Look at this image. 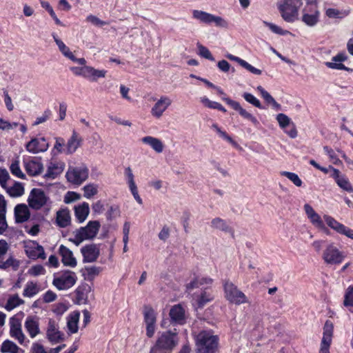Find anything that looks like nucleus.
<instances>
[{
	"label": "nucleus",
	"mask_w": 353,
	"mask_h": 353,
	"mask_svg": "<svg viewBox=\"0 0 353 353\" xmlns=\"http://www.w3.org/2000/svg\"><path fill=\"white\" fill-rule=\"evenodd\" d=\"M14 216L17 223H23L30 217V212L27 205L19 204L14 208Z\"/></svg>",
	"instance_id": "nucleus-28"
},
{
	"label": "nucleus",
	"mask_w": 353,
	"mask_h": 353,
	"mask_svg": "<svg viewBox=\"0 0 353 353\" xmlns=\"http://www.w3.org/2000/svg\"><path fill=\"white\" fill-rule=\"evenodd\" d=\"M46 334L52 343H57L63 340V334L59 331L58 324L52 319L48 321Z\"/></svg>",
	"instance_id": "nucleus-18"
},
{
	"label": "nucleus",
	"mask_w": 353,
	"mask_h": 353,
	"mask_svg": "<svg viewBox=\"0 0 353 353\" xmlns=\"http://www.w3.org/2000/svg\"><path fill=\"white\" fill-rule=\"evenodd\" d=\"M334 332L333 323L327 320L323 326V338L321 342L319 353H330V347L332 343Z\"/></svg>",
	"instance_id": "nucleus-11"
},
{
	"label": "nucleus",
	"mask_w": 353,
	"mask_h": 353,
	"mask_svg": "<svg viewBox=\"0 0 353 353\" xmlns=\"http://www.w3.org/2000/svg\"><path fill=\"white\" fill-rule=\"evenodd\" d=\"M80 314L77 311L72 312L68 317L67 327L70 333L74 334L78 331V322Z\"/></svg>",
	"instance_id": "nucleus-36"
},
{
	"label": "nucleus",
	"mask_w": 353,
	"mask_h": 353,
	"mask_svg": "<svg viewBox=\"0 0 353 353\" xmlns=\"http://www.w3.org/2000/svg\"><path fill=\"white\" fill-rule=\"evenodd\" d=\"M257 90L260 92L261 97L266 101V103L270 104L274 99L271 94L268 92L261 85H259L256 88Z\"/></svg>",
	"instance_id": "nucleus-58"
},
{
	"label": "nucleus",
	"mask_w": 353,
	"mask_h": 353,
	"mask_svg": "<svg viewBox=\"0 0 353 353\" xmlns=\"http://www.w3.org/2000/svg\"><path fill=\"white\" fill-rule=\"evenodd\" d=\"M332 177L342 190L347 192H353V186L349 179L346 176L341 174L339 170H332Z\"/></svg>",
	"instance_id": "nucleus-21"
},
{
	"label": "nucleus",
	"mask_w": 353,
	"mask_h": 353,
	"mask_svg": "<svg viewBox=\"0 0 353 353\" xmlns=\"http://www.w3.org/2000/svg\"><path fill=\"white\" fill-rule=\"evenodd\" d=\"M319 11L317 8V1L312 3H306L303 9L301 20L307 26H314L319 21Z\"/></svg>",
	"instance_id": "nucleus-10"
},
{
	"label": "nucleus",
	"mask_w": 353,
	"mask_h": 353,
	"mask_svg": "<svg viewBox=\"0 0 353 353\" xmlns=\"http://www.w3.org/2000/svg\"><path fill=\"white\" fill-rule=\"evenodd\" d=\"M281 175L288 178L296 187H301L303 184L301 179L299 178V176L296 173L291 172H287V171H283L281 172Z\"/></svg>",
	"instance_id": "nucleus-47"
},
{
	"label": "nucleus",
	"mask_w": 353,
	"mask_h": 353,
	"mask_svg": "<svg viewBox=\"0 0 353 353\" xmlns=\"http://www.w3.org/2000/svg\"><path fill=\"white\" fill-rule=\"evenodd\" d=\"M225 297L228 301L236 305H240L248 302L245 294L239 290L232 282L226 281L224 284Z\"/></svg>",
	"instance_id": "nucleus-7"
},
{
	"label": "nucleus",
	"mask_w": 353,
	"mask_h": 353,
	"mask_svg": "<svg viewBox=\"0 0 353 353\" xmlns=\"http://www.w3.org/2000/svg\"><path fill=\"white\" fill-rule=\"evenodd\" d=\"M83 139L81 135L75 130L72 132V135L68 139L65 144L66 151L69 154H72L77 152V149L83 145Z\"/></svg>",
	"instance_id": "nucleus-20"
},
{
	"label": "nucleus",
	"mask_w": 353,
	"mask_h": 353,
	"mask_svg": "<svg viewBox=\"0 0 353 353\" xmlns=\"http://www.w3.org/2000/svg\"><path fill=\"white\" fill-rule=\"evenodd\" d=\"M26 253L31 259H46L43 248L36 241H32L26 245Z\"/></svg>",
	"instance_id": "nucleus-17"
},
{
	"label": "nucleus",
	"mask_w": 353,
	"mask_h": 353,
	"mask_svg": "<svg viewBox=\"0 0 353 353\" xmlns=\"http://www.w3.org/2000/svg\"><path fill=\"white\" fill-rule=\"evenodd\" d=\"M85 270L88 274V279H93L96 276H97L100 273V272L101 271V268L100 267L92 265L86 267Z\"/></svg>",
	"instance_id": "nucleus-54"
},
{
	"label": "nucleus",
	"mask_w": 353,
	"mask_h": 353,
	"mask_svg": "<svg viewBox=\"0 0 353 353\" xmlns=\"http://www.w3.org/2000/svg\"><path fill=\"white\" fill-rule=\"evenodd\" d=\"M81 197V196L80 194L75 192L69 191L65 194L63 201L65 203L68 204L79 200Z\"/></svg>",
	"instance_id": "nucleus-51"
},
{
	"label": "nucleus",
	"mask_w": 353,
	"mask_h": 353,
	"mask_svg": "<svg viewBox=\"0 0 353 353\" xmlns=\"http://www.w3.org/2000/svg\"><path fill=\"white\" fill-rule=\"evenodd\" d=\"M243 97L248 103L252 104L254 107L260 109L263 108L260 101L251 93L244 92L243 94Z\"/></svg>",
	"instance_id": "nucleus-49"
},
{
	"label": "nucleus",
	"mask_w": 353,
	"mask_h": 353,
	"mask_svg": "<svg viewBox=\"0 0 353 353\" xmlns=\"http://www.w3.org/2000/svg\"><path fill=\"white\" fill-rule=\"evenodd\" d=\"M6 214V201L3 196L0 194V234H2L8 228Z\"/></svg>",
	"instance_id": "nucleus-30"
},
{
	"label": "nucleus",
	"mask_w": 353,
	"mask_h": 353,
	"mask_svg": "<svg viewBox=\"0 0 353 353\" xmlns=\"http://www.w3.org/2000/svg\"><path fill=\"white\" fill-rule=\"evenodd\" d=\"M197 353H214L218 345V338L210 331H201L196 336Z\"/></svg>",
	"instance_id": "nucleus-3"
},
{
	"label": "nucleus",
	"mask_w": 353,
	"mask_h": 353,
	"mask_svg": "<svg viewBox=\"0 0 353 353\" xmlns=\"http://www.w3.org/2000/svg\"><path fill=\"white\" fill-rule=\"evenodd\" d=\"M303 0H279L277 8L283 19L288 23H293L299 16V11L303 6ZM306 3H312L317 0H304Z\"/></svg>",
	"instance_id": "nucleus-1"
},
{
	"label": "nucleus",
	"mask_w": 353,
	"mask_h": 353,
	"mask_svg": "<svg viewBox=\"0 0 353 353\" xmlns=\"http://www.w3.org/2000/svg\"><path fill=\"white\" fill-rule=\"evenodd\" d=\"M9 179L8 172L6 169H0V184L2 188H6V183Z\"/></svg>",
	"instance_id": "nucleus-59"
},
{
	"label": "nucleus",
	"mask_w": 353,
	"mask_h": 353,
	"mask_svg": "<svg viewBox=\"0 0 353 353\" xmlns=\"http://www.w3.org/2000/svg\"><path fill=\"white\" fill-rule=\"evenodd\" d=\"M304 210L310 222L317 228L324 229L325 225L321 216L314 211L313 208L308 203L304 205Z\"/></svg>",
	"instance_id": "nucleus-24"
},
{
	"label": "nucleus",
	"mask_w": 353,
	"mask_h": 353,
	"mask_svg": "<svg viewBox=\"0 0 353 353\" xmlns=\"http://www.w3.org/2000/svg\"><path fill=\"white\" fill-rule=\"evenodd\" d=\"M7 192L12 197L21 196L24 193V188L21 183L16 182L12 186L5 188Z\"/></svg>",
	"instance_id": "nucleus-41"
},
{
	"label": "nucleus",
	"mask_w": 353,
	"mask_h": 353,
	"mask_svg": "<svg viewBox=\"0 0 353 353\" xmlns=\"http://www.w3.org/2000/svg\"><path fill=\"white\" fill-rule=\"evenodd\" d=\"M211 227L223 232L230 231V228L226 221L219 217L214 218L212 220Z\"/></svg>",
	"instance_id": "nucleus-42"
},
{
	"label": "nucleus",
	"mask_w": 353,
	"mask_h": 353,
	"mask_svg": "<svg viewBox=\"0 0 353 353\" xmlns=\"http://www.w3.org/2000/svg\"><path fill=\"white\" fill-rule=\"evenodd\" d=\"M197 48H198V54L208 60H210L212 61H214V58L212 55L210 51L204 46L201 44L200 43H197L196 44Z\"/></svg>",
	"instance_id": "nucleus-48"
},
{
	"label": "nucleus",
	"mask_w": 353,
	"mask_h": 353,
	"mask_svg": "<svg viewBox=\"0 0 353 353\" xmlns=\"http://www.w3.org/2000/svg\"><path fill=\"white\" fill-rule=\"evenodd\" d=\"M141 141L143 143L150 145L156 152L161 153L163 152V144L160 139L148 136L142 138Z\"/></svg>",
	"instance_id": "nucleus-31"
},
{
	"label": "nucleus",
	"mask_w": 353,
	"mask_h": 353,
	"mask_svg": "<svg viewBox=\"0 0 353 353\" xmlns=\"http://www.w3.org/2000/svg\"><path fill=\"white\" fill-rule=\"evenodd\" d=\"M86 21L88 22L91 23L94 26H98V27H102L105 25L108 24V22L101 20L97 17L90 14L86 17Z\"/></svg>",
	"instance_id": "nucleus-53"
},
{
	"label": "nucleus",
	"mask_w": 353,
	"mask_h": 353,
	"mask_svg": "<svg viewBox=\"0 0 353 353\" xmlns=\"http://www.w3.org/2000/svg\"><path fill=\"white\" fill-rule=\"evenodd\" d=\"M81 252L83 256V261L92 263L95 261L99 256V249L95 244H90L83 247Z\"/></svg>",
	"instance_id": "nucleus-23"
},
{
	"label": "nucleus",
	"mask_w": 353,
	"mask_h": 353,
	"mask_svg": "<svg viewBox=\"0 0 353 353\" xmlns=\"http://www.w3.org/2000/svg\"><path fill=\"white\" fill-rule=\"evenodd\" d=\"M98 185L94 183H88L83 188V196L90 199L98 193Z\"/></svg>",
	"instance_id": "nucleus-45"
},
{
	"label": "nucleus",
	"mask_w": 353,
	"mask_h": 353,
	"mask_svg": "<svg viewBox=\"0 0 353 353\" xmlns=\"http://www.w3.org/2000/svg\"><path fill=\"white\" fill-rule=\"evenodd\" d=\"M27 172L32 176L39 174L43 170V164L37 159L26 163Z\"/></svg>",
	"instance_id": "nucleus-32"
},
{
	"label": "nucleus",
	"mask_w": 353,
	"mask_h": 353,
	"mask_svg": "<svg viewBox=\"0 0 353 353\" xmlns=\"http://www.w3.org/2000/svg\"><path fill=\"white\" fill-rule=\"evenodd\" d=\"M324 263L330 265H338L343 263L346 257L345 253L334 242L329 243L322 253Z\"/></svg>",
	"instance_id": "nucleus-4"
},
{
	"label": "nucleus",
	"mask_w": 353,
	"mask_h": 353,
	"mask_svg": "<svg viewBox=\"0 0 353 353\" xmlns=\"http://www.w3.org/2000/svg\"><path fill=\"white\" fill-rule=\"evenodd\" d=\"M143 316L146 325V335L151 338L155 332L156 313L151 307L145 306L143 310Z\"/></svg>",
	"instance_id": "nucleus-14"
},
{
	"label": "nucleus",
	"mask_w": 353,
	"mask_h": 353,
	"mask_svg": "<svg viewBox=\"0 0 353 353\" xmlns=\"http://www.w3.org/2000/svg\"><path fill=\"white\" fill-rule=\"evenodd\" d=\"M47 199V196L43 191L40 189L34 188L30 192L28 202L30 207L39 210L46 203Z\"/></svg>",
	"instance_id": "nucleus-12"
},
{
	"label": "nucleus",
	"mask_w": 353,
	"mask_h": 353,
	"mask_svg": "<svg viewBox=\"0 0 353 353\" xmlns=\"http://www.w3.org/2000/svg\"><path fill=\"white\" fill-rule=\"evenodd\" d=\"M100 227L99 221H90L86 226L81 227L74 232V243L79 245L85 240L92 239L97 234Z\"/></svg>",
	"instance_id": "nucleus-5"
},
{
	"label": "nucleus",
	"mask_w": 353,
	"mask_h": 353,
	"mask_svg": "<svg viewBox=\"0 0 353 353\" xmlns=\"http://www.w3.org/2000/svg\"><path fill=\"white\" fill-rule=\"evenodd\" d=\"M64 167L65 165L62 163L50 166L46 176L54 179L57 175L63 171Z\"/></svg>",
	"instance_id": "nucleus-46"
},
{
	"label": "nucleus",
	"mask_w": 353,
	"mask_h": 353,
	"mask_svg": "<svg viewBox=\"0 0 353 353\" xmlns=\"http://www.w3.org/2000/svg\"><path fill=\"white\" fill-rule=\"evenodd\" d=\"M29 272L32 276H38L40 274H43L45 273V269L42 265H37L32 266L30 269Z\"/></svg>",
	"instance_id": "nucleus-62"
},
{
	"label": "nucleus",
	"mask_w": 353,
	"mask_h": 353,
	"mask_svg": "<svg viewBox=\"0 0 353 353\" xmlns=\"http://www.w3.org/2000/svg\"><path fill=\"white\" fill-rule=\"evenodd\" d=\"M26 147L31 153L45 152L49 148V143L44 137H35L27 143Z\"/></svg>",
	"instance_id": "nucleus-15"
},
{
	"label": "nucleus",
	"mask_w": 353,
	"mask_h": 353,
	"mask_svg": "<svg viewBox=\"0 0 353 353\" xmlns=\"http://www.w3.org/2000/svg\"><path fill=\"white\" fill-rule=\"evenodd\" d=\"M323 219L329 227L335 230L336 232L341 234L345 225L338 222L333 217L329 215H324Z\"/></svg>",
	"instance_id": "nucleus-38"
},
{
	"label": "nucleus",
	"mask_w": 353,
	"mask_h": 353,
	"mask_svg": "<svg viewBox=\"0 0 353 353\" xmlns=\"http://www.w3.org/2000/svg\"><path fill=\"white\" fill-rule=\"evenodd\" d=\"M10 336L14 339L17 340L21 345L23 344L26 336L23 333L20 321L16 318L12 317L10 319Z\"/></svg>",
	"instance_id": "nucleus-19"
},
{
	"label": "nucleus",
	"mask_w": 353,
	"mask_h": 353,
	"mask_svg": "<svg viewBox=\"0 0 353 353\" xmlns=\"http://www.w3.org/2000/svg\"><path fill=\"white\" fill-rule=\"evenodd\" d=\"M24 303V301L21 299L18 294L10 296L5 305V308L8 311H11L16 307Z\"/></svg>",
	"instance_id": "nucleus-40"
},
{
	"label": "nucleus",
	"mask_w": 353,
	"mask_h": 353,
	"mask_svg": "<svg viewBox=\"0 0 353 353\" xmlns=\"http://www.w3.org/2000/svg\"><path fill=\"white\" fill-rule=\"evenodd\" d=\"M90 213L89 204L83 202L81 204L74 207V214L77 219L80 222H83Z\"/></svg>",
	"instance_id": "nucleus-29"
},
{
	"label": "nucleus",
	"mask_w": 353,
	"mask_h": 353,
	"mask_svg": "<svg viewBox=\"0 0 353 353\" xmlns=\"http://www.w3.org/2000/svg\"><path fill=\"white\" fill-rule=\"evenodd\" d=\"M68 310V307L62 303H57L53 309L54 313L57 315L63 314Z\"/></svg>",
	"instance_id": "nucleus-64"
},
{
	"label": "nucleus",
	"mask_w": 353,
	"mask_h": 353,
	"mask_svg": "<svg viewBox=\"0 0 353 353\" xmlns=\"http://www.w3.org/2000/svg\"><path fill=\"white\" fill-rule=\"evenodd\" d=\"M77 275L74 272L68 270L55 277L52 284L59 290H65L72 288L77 281Z\"/></svg>",
	"instance_id": "nucleus-9"
},
{
	"label": "nucleus",
	"mask_w": 353,
	"mask_h": 353,
	"mask_svg": "<svg viewBox=\"0 0 353 353\" xmlns=\"http://www.w3.org/2000/svg\"><path fill=\"white\" fill-rule=\"evenodd\" d=\"M347 59V56L344 52L339 53L332 58V61L325 62V65L331 69L352 71V69L346 67L342 62Z\"/></svg>",
	"instance_id": "nucleus-22"
},
{
	"label": "nucleus",
	"mask_w": 353,
	"mask_h": 353,
	"mask_svg": "<svg viewBox=\"0 0 353 353\" xmlns=\"http://www.w3.org/2000/svg\"><path fill=\"white\" fill-rule=\"evenodd\" d=\"M1 352L2 353H21L23 350L14 342L6 340L2 343Z\"/></svg>",
	"instance_id": "nucleus-37"
},
{
	"label": "nucleus",
	"mask_w": 353,
	"mask_h": 353,
	"mask_svg": "<svg viewBox=\"0 0 353 353\" xmlns=\"http://www.w3.org/2000/svg\"><path fill=\"white\" fill-rule=\"evenodd\" d=\"M51 111L50 110H45L41 117H39L36 119V121H34L33 125H37L46 122L49 119Z\"/></svg>",
	"instance_id": "nucleus-60"
},
{
	"label": "nucleus",
	"mask_w": 353,
	"mask_h": 353,
	"mask_svg": "<svg viewBox=\"0 0 353 353\" xmlns=\"http://www.w3.org/2000/svg\"><path fill=\"white\" fill-rule=\"evenodd\" d=\"M222 99L229 105L232 109L239 112V114L245 119L250 121L254 125H258L259 122L256 118L251 113L243 108L240 103L236 101L232 100L228 97H223Z\"/></svg>",
	"instance_id": "nucleus-16"
},
{
	"label": "nucleus",
	"mask_w": 353,
	"mask_h": 353,
	"mask_svg": "<svg viewBox=\"0 0 353 353\" xmlns=\"http://www.w3.org/2000/svg\"><path fill=\"white\" fill-rule=\"evenodd\" d=\"M171 321L174 324L182 325L185 323V311L180 305H174L170 311Z\"/></svg>",
	"instance_id": "nucleus-26"
},
{
	"label": "nucleus",
	"mask_w": 353,
	"mask_h": 353,
	"mask_svg": "<svg viewBox=\"0 0 353 353\" xmlns=\"http://www.w3.org/2000/svg\"><path fill=\"white\" fill-rule=\"evenodd\" d=\"M55 143L53 150H56L57 153L63 152V146L65 145V140L62 137H55Z\"/></svg>",
	"instance_id": "nucleus-57"
},
{
	"label": "nucleus",
	"mask_w": 353,
	"mask_h": 353,
	"mask_svg": "<svg viewBox=\"0 0 353 353\" xmlns=\"http://www.w3.org/2000/svg\"><path fill=\"white\" fill-rule=\"evenodd\" d=\"M276 120L281 128L287 127L290 122V118L285 114L280 113L276 116Z\"/></svg>",
	"instance_id": "nucleus-56"
},
{
	"label": "nucleus",
	"mask_w": 353,
	"mask_h": 353,
	"mask_svg": "<svg viewBox=\"0 0 353 353\" xmlns=\"http://www.w3.org/2000/svg\"><path fill=\"white\" fill-rule=\"evenodd\" d=\"M56 221L61 228H65L70 223V215L68 210H61L57 212Z\"/></svg>",
	"instance_id": "nucleus-35"
},
{
	"label": "nucleus",
	"mask_w": 353,
	"mask_h": 353,
	"mask_svg": "<svg viewBox=\"0 0 353 353\" xmlns=\"http://www.w3.org/2000/svg\"><path fill=\"white\" fill-rule=\"evenodd\" d=\"M263 23L265 26L268 27L270 30L273 32L275 34H279V35H287L290 34V31L283 30L281 27L270 22L263 21Z\"/></svg>",
	"instance_id": "nucleus-50"
},
{
	"label": "nucleus",
	"mask_w": 353,
	"mask_h": 353,
	"mask_svg": "<svg viewBox=\"0 0 353 353\" xmlns=\"http://www.w3.org/2000/svg\"><path fill=\"white\" fill-rule=\"evenodd\" d=\"M57 297V296L54 292H52L51 290H48L43 294V302L48 303H51V302L55 301Z\"/></svg>",
	"instance_id": "nucleus-63"
},
{
	"label": "nucleus",
	"mask_w": 353,
	"mask_h": 353,
	"mask_svg": "<svg viewBox=\"0 0 353 353\" xmlns=\"http://www.w3.org/2000/svg\"><path fill=\"white\" fill-rule=\"evenodd\" d=\"M59 252L61 256L62 263L64 265L74 268L77 265V260L73 256L72 252L63 245L59 247Z\"/></svg>",
	"instance_id": "nucleus-25"
},
{
	"label": "nucleus",
	"mask_w": 353,
	"mask_h": 353,
	"mask_svg": "<svg viewBox=\"0 0 353 353\" xmlns=\"http://www.w3.org/2000/svg\"><path fill=\"white\" fill-rule=\"evenodd\" d=\"M212 283V279L208 277H195L193 281L186 285L188 291L191 292L194 288H199L203 285H208Z\"/></svg>",
	"instance_id": "nucleus-33"
},
{
	"label": "nucleus",
	"mask_w": 353,
	"mask_h": 353,
	"mask_svg": "<svg viewBox=\"0 0 353 353\" xmlns=\"http://www.w3.org/2000/svg\"><path fill=\"white\" fill-rule=\"evenodd\" d=\"M200 101L207 108L216 109L219 103L216 101H210L206 97H203L200 98Z\"/></svg>",
	"instance_id": "nucleus-61"
},
{
	"label": "nucleus",
	"mask_w": 353,
	"mask_h": 353,
	"mask_svg": "<svg viewBox=\"0 0 353 353\" xmlns=\"http://www.w3.org/2000/svg\"><path fill=\"white\" fill-rule=\"evenodd\" d=\"M192 16L194 19L204 23H214L216 27L223 28H227L228 27V22L221 17L215 16L202 10H193Z\"/></svg>",
	"instance_id": "nucleus-6"
},
{
	"label": "nucleus",
	"mask_w": 353,
	"mask_h": 353,
	"mask_svg": "<svg viewBox=\"0 0 353 353\" xmlns=\"http://www.w3.org/2000/svg\"><path fill=\"white\" fill-rule=\"evenodd\" d=\"M19 267V261L10 256L6 261H3L0 259V269L6 270L12 268L14 270H17Z\"/></svg>",
	"instance_id": "nucleus-43"
},
{
	"label": "nucleus",
	"mask_w": 353,
	"mask_h": 353,
	"mask_svg": "<svg viewBox=\"0 0 353 353\" xmlns=\"http://www.w3.org/2000/svg\"><path fill=\"white\" fill-rule=\"evenodd\" d=\"M171 99L168 96H161L152 106L150 113L157 119H160L172 104Z\"/></svg>",
	"instance_id": "nucleus-13"
},
{
	"label": "nucleus",
	"mask_w": 353,
	"mask_h": 353,
	"mask_svg": "<svg viewBox=\"0 0 353 353\" xmlns=\"http://www.w3.org/2000/svg\"><path fill=\"white\" fill-rule=\"evenodd\" d=\"M10 170L11 173L13 175L16 176L17 177L21 178V179L24 178L25 175L23 173V172L21 170L18 161H16L12 163V164L10 165Z\"/></svg>",
	"instance_id": "nucleus-52"
},
{
	"label": "nucleus",
	"mask_w": 353,
	"mask_h": 353,
	"mask_svg": "<svg viewBox=\"0 0 353 353\" xmlns=\"http://www.w3.org/2000/svg\"><path fill=\"white\" fill-rule=\"evenodd\" d=\"M24 326L31 338H34L39 333V321L36 317L28 316Z\"/></svg>",
	"instance_id": "nucleus-27"
},
{
	"label": "nucleus",
	"mask_w": 353,
	"mask_h": 353,
	"mask_svg": "<svg viewBox=\"0 0 353 353\" xmlns=\"http://www.w3.org/2000/svg\"><path fill=\"white\" fill-rule=\"evenodd\" d=\"M52 37L61 52L69 59H73V54L70 48L56 34H53Z\"/></svg>",
	"instance_id": "nucleus-39"
},
{
	"label": "nucleus",
	"mask_w": 353,
	"mask_h": 353,
	"mask_svg": "<svg viewBox=\"0 0 353 353\" xmlns=\"http://www.w3.org/2000/svg\"><path fill=\"white\" fill-rule=\"evenodd\" d=\"M343 305L348 307L350 311L353 309V285H350L345 290Z\"/></svg>",
	"instance_id": "nucleus-44"
},
{
	"label": "nucleus",
	"mask_w": 353,
	"mask_h": 353,
	"mask_svg": "<svg viewBox=\"0 0 353 353\" xmlns=\"http://www.w3.org/2000/svg\"><path fill=\"white\" fill-rule=\"evenodd\" d=\"M41 290L40 285L34 281H28L23 289V296L31 298L37 295Z\"/></svg>",
	"instance_id": "nucleus-34"
},
{
	"label": "nucleus",
	"mask_w": 353,
	"mask_h": 353,
	"mask_svg": "<svg viewBox=\"0 0 353 353\" xmlns=\"http://www.w3.org/2000/svg\"><path fill=\"white\" fill-rule=\"evenodd\" d=\"M212 299V296L209 293L204 292H203L197 301L198 306L203 307L207 303Z\"/></svg>",
	"instance_id": "nucleus-55"
},
{
	"label": "nucleus",
	"mask_w": 353,
	"mask_h": 353,
	"mask_svg": "<svg viewBox=\"0 0 353 353\" xmlns=\"http://www.w3.org/2000/svg\"><path fill=\"white\" fill-rule=\"evenodd\" d=\"M89 170L85 166L70 168L65 174L67 181L74 185H79L88 178Z\"/></svg>",
	"instance_id": "nucleus-8"
},
{
	"label": "nucleus",
	"mask_w": 353,
	"mask_h": 353,
	"mask_svg": "<svg viewBox=\"0 0 353 353\" xmlns=\"http://www.w3.org/2000/svg\"><path fill=\"white\" fill-rule=\"evenodd\" d=\"M179 343V337L176 332L165 331L159 334L155 345L150 353L163 352L170 353Z\"/></svg>",
	"instance_id": "nucleus-2"
}]
</instances>
